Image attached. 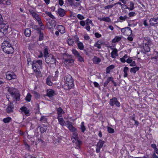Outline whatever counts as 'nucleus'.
<instances>
[{"label": "nucleus", "instance_id": "nucleus-13", "mask_svg": "<svg viewBox=\"0 0 158 158\" xmlns=\"http://www.w3.org/2000/svg\"><path fill=\"white\" fill-rule=\"evenodd\" d=\"M6 78L9 80L14 79L16 78V76L13 72H7L6 73Z\"/></svg>", "mask_w": 158, "mask_h": 158}, {"label": "nucleus", "instance_id": "nucleus-46", "mask_svg": "<svg viewBox=\"0 0 158 158\" xmlns=\"http://www.w3.org/2000/svg\"><path fill=\"white\" fill-rule=\"evenodd\" d=\"M127 55L125 54V55L123 56L122 58H120V60L121 62L124 63L126 62V59L127 58Z\"/></svg>", "mask_w": 158, "mask_h": 158}, {"label": "nucleus", "instance_id": "nucleus-5", "mask_svg": "<svg viewBox=\"0 0 158 158\" xmlns=\"http://www.w3.org/2000/svg\"><path fill=\"white\" fill-rule=\"evenodd\" d=\"M9 28L8 24L5 21L0 23V34L4 35L8 32Z\"/></svg>", "mask_w": 158, "mask_h": 158}, {"label": "nucleus", "instance_id": "nucleus-62", "mask_svg": "<svg viewBox=\"0 0 158 158\" xmlns=\"http://www.w3.org/2000/svg\"><path fill=\"white\" fill-rule=\"evenodd\" d=\"M80 24L81 26H82L83 27H84L86 24L85 21H84L83 20L81 21L80 22Z\"/></svg>", "mask_w": 158, "mask_h": 158}, {"label": "nucleus", "instance_id": "nucleus-15", "mask_svg": "<svg viewBox=\"0 0 158 158\" xmlns=\"http://www.w3.org/2000/svg\"><path fill=\"white\" fill-rule=\"evenodd\" d=\"M112 51L111 53V57L114 58L115 59L118 56V50L116 48H112Z\"/></svg>", "mask_w": 158, "mask_h": 158}, {"label": "nucleus", "instance_id": "nucleus-52", "mask_svg": "<svg viewBox=\"0 0 158 158\" xmlns=\"http://www.w3.org/2000/svg\"><path fill=\"white\" fill-rule=\"evenodd\" d=\"M3 1L4 2L3 4H6L7 5H10L11 4L10 0H7V1L3 0Z\"/></svg>", "mask_w": 158, "mask_h": 158}, {"label": "nucleus", "instance_id": "nucleus-28", "mask_svg": "<svg viewBox=\"0 0 158 158\" xmlns=\"http://www.w3.org/2000/svg\"><path fill=\"white\" fill-rule=\"evenodd\" d=\"M24 34L26 37H29L31 34V31L29 28L25 29L24 32Z\"/></svg>", "mask_w": 158, "mask_h": 158}, {"label": "nucleus", "instance_id": "nucleus-38", "mask_svg": "<svg viewBox=\"0 0 158 158\" xmlns=\"http://www.w3.org/2000/svg\"><path fill=\"white\" fill-rule=\"evenodd\" d=\"M77 46L78 48L81 50H83L84 48V46L82 43L79 42L77 43Z\"/></svg>", "mask_w": 158, "mask_h": 158}, {"label": "nucleus", "instance_id": "nucleus-10", "mask_svg": "<svg viewBox=\"0 0 158 158\" xmlns=\"http://www.w3.org/2000/svg\"><path fill=\"white\" fill-rule=\"evenodd\" d=\"M109 104L111 106L115 105L118 107H119L120 106V102L118 101L117 98L116 97H113L110 99Z\"/></svg>", "mask_w": 158, "mask_h": 158}, {"label": "nucleus", "instance_id": "nucleus-8", "mask_svg": "<svg viewBox=\"0 0 158 158\" xmlns=\"http://www.w3.org/2000/svg\"><path fill=\"white\" fill-rule=\"evenodd\" d=\"M64 63L66 66H70L73 65L74 63V60L71 55L68 56L66 58H64Z\"/></svg>", "mask_w": 158, "mask_h": 158}, {"label": "nucleus", "instance_id": "nucleus-17", "mask_svg": "<svg viewBox=\"0 0 158 158\" xmlns=\"http://www.w3.org/2000/svg\"><path fill=\"white\" fill-rule=\"evenodd\" d=\"M56 23L54 20H51L47 24L48 27V29H51L53 28L56 26Z\"/></svg>", "mask_w": 158, "mask_h": 158}, {"label": "nucleus", "instance_id": "nucleus-44", "mask_svg": "<svg viewBox=\"0 0 158 158\" xmlns=\"http://www.w3.org/2000/svg\"><path fill=\"white\" fill-rule=\"evenodd\" d=\"M11 119V118L10 117H8L3 118V121L5 123H8L10 122Z\"/></svg>", "mask_w": 158, "mask_h": 158}, {"label": "nucleus", "instance_id": "nucleus-42", "mask_svg": "<svg viewBox=\"0 0 158 158\" xmlns=\"http://www.w3.org/2000/svg\"><path fill=\"white\" fill-rule=\"evenodd\" d=\"M32 96L30 93H28L27 96L25 98L26 100L28 102H30L31 101Z\"/></svg>", "mask_w": 158, "mask_h": 158}, {"label": "nucleus", "instance_id": "nucleus-14", "mask_svg": "<svg viewBox=\"0 0 158 158\" xmlns=\"http://www.w3.org/2000/svg\"><path fill=\"white\" fill-rule=\"evenodd\" d=\"M66 126L70 131L72 132H75L77 131V129L73 126L72 122L67 121H66Z\"/></svg>", "mask_w": 158, "mask_h": 158}, {"label": "nucleus", "instance_id": "nucleus-41", "mask_svg": "<svg viewBox=\"0 0 158 158\" xmlns=\"http://www.w3.org/2000/svg\"><path fill=\"white\" fill-rule=\"evenodd\" d=\"M86 25H89V24H91L92 26H94V24L93 23L92 20L89 19H87L85 20Z\"/></svg>", "mask_w": 158, "mask_h": 158}, {"label": "nucleus", "instance_id": "nucleus-43", "mask_svg": "<svg viewBox=\"0 0 158 158\" xmlns=\"http://www.w3.org/2000/svg\"><path fill=\"white\" fill-rule=\"evenodd\" d=\"M47 119L46 117L42 116L40 118V121L42 123H45L47 122Z\"/></svg>", "mask_w": 158, "mask_h": 158}, {"label": "nucleus", "instance_id": "nucleus-4", "mask_svg": "<svg viewBox=\"0 0 158 158\" xmlns=\"http://www.w3.org/2000/svg\"><path fill=\"white\" fill-rule=\"evenodd\" d=\"M8 90L11 96L13 98L14 101H17L19 100L20 95L16 91V90L15 88L9 87Z\"/></svg>", "mask_w": 158, "mask_h": 158}, {"label": "nucleus", "instance_id": "nucleus-29", "mask_svg": "<svg viewBox=\"0 0 158 158\" xmlns=\"http://www.w3.org/2000/svg\"><path fill=\"white\" fill-rule=\"evenodd\" d=\"M143 47L145 52H148L150 51V48L149 47V45H147V44H143Z\"/></svg>", "mask_w": 158, "mask_h": 158}, {"label": "nucleus", "instance_id": "nucleus-59", "mask_svg": "<svg viewBox=\"0 0 158 158\" xmlns=\"http://www.w3.org/2000/svg\"><path fill=\"white\" fill-rule=\"evenodd\" d=\"M103 21H104L105 22H109L110 20V18L107 17H103V18L102 19Z\"/></svg>", "mask_w": 158, "mask_h": 158}, {"label": "nucleus", "instance_id": "nucleus-32", "mask_svg": "<svg viewBox=\"0 0 158 158\" xmlns=\"http://www.w3.org/2000/svg\"><path fill=\"white\" fill-rule=\"evenodd\" d=\"M93 60L94 63L98 64L101 62V60L99 58L94 56L93 58Z\"/></svg>", "mask_w": 158, "mask_h": 158}, {"label": "nucleus", "instance_id": "nucleus-50", "mask_svg": "<svg viewBox=\"0 0 158 158\" xmlns=\"http://www.w3.org/2000/svg\"><path fill=\"white\" fill-rule=\"evenodd\" d=\"M136 13L134 11L130 12L128 14V16L129 17H133L136 15Z\"/></svg>", "mask_w": 158, "mask_h": 158}, {"label": "nucleus", "instance_id": "nucleus-11", "mask_svg": "<svg viewBox=\"0 0 158 158\" xmlns=\"http://www.w3.org/2000/svg\"><path fill=\"white\" fill-rule=\"evenodd\" d=\"M56 29L57 31L55 32V34L57 36L59 35V32L61 34H63L65 32V27L62 25H58L56 27Z\"/></svg>", "mask_w": 158, "mask_h": 158}, {"label": "nucleus", "instance_id": "nucleus-55", "mask_svg": "<svg viewBox=\"0 0 158 158\" xmlns=\"http://www.w3.org/2000/svg\"><path fill=\"white\" fill-rule=\"evenodd\" d=\"M77 18L80 20H83L85 19V17L83 15L80 14H78L77 15Z\"/></svg>", "mask_w": 158, "mask_h": 158}, {"label": "nucleus", "instance_id": "nucleus-7", "mask_svg": "<svg viewBox=\"0 0 158 158\" xmlns=\"http://www.w3.org/2000/svg\"><path fill=\"white\" fill-rule=\"evenodd\" d=\"M45 61L49 64L56 65V59L52 55H50L45 58Z\"/></svg>", "mask_w": 158, "mask_h": 158}, {"label": "nucleus", "instance_id": "nucleus-30", "mask_svg": "<svg viewBox=\"0 0 158 158\" xmlns=\"http://www.w3.org/2000/svg\"><path fill=\"white\" fill-rule=\"evenodd\" d=\"M84 124V122H82L80 125V129L82 133H84L86 130V128Z\"/></svg>", "mask_w": 158, "mask_h": 158}, {"label": "nucleus", "instance_id": "nucleus-60", "mask_svg": "<svg viewBox=\"0 0 158 158\" xmlns=\"http://www.w3.org/2000/svg\"><path fill=\"white\" fill-rule=\"evenodd\" d=\"M132 61V60L131 59V58L129 57L128 58V59L126 61L127 63L130 64L131 63Z\"/></svg>", "mask_w": 158, "mask_h": 158}, {"label": "nucleus", "instance_id": "nucleus-64", "mask_svg": "<svg viewBox=\"0 0 158 158\" xmlns=\"http://www.w3.org/2000/svg\"><path fill=\"white\" fill-rule=\"evenodd\" d=\"M68 2L71 6H73L74 5V1L73 0H68Z\"/></svg>", "mask_w": 158, "mask_h": 158}, {"label": "nucleus", "instance_id": "nucleus-34", "mask_svg": "<svg viewBox=\"0 0 158 158\" xmlns=\"http://www.w3.org/2000/svg\"><path fill=\"white\" fill-rule=\"evenodd\" d=\"M68 44L69 46H73L74 44V41L73 39L69 38L67 40Z\"/></svg>", "mask_w": 158, "mask_h": 158}, {"label": "nucleus", "instance_id": "nucleus-45", "mask_svg": "<svg viewBox=\"0 0 158 158\" xmlns=\"http://www.w3.org/2000/svg\"><path fill=\"white\" fill-rule=\"evenodd\" d=\"M127 18V17L126 15H125L124 16H120L119 17V19L120 20H121V21H119V22H122L123 21H124L125 20H126Z\"/></svg>", "mask_w": 158, "mask_h": 158}, {"label": "nucleus", "instance_id": "nucleus-37", "mask_svg": "<svg viewBox=\"0 0 158 158\" xmlns=\"http://www.w3.org/2000/svg\"><path fill=\"white\" fill-rule=\"evenodd\" d=\"M72 53L76 57H77L80 55V53L75 49H73L72 50Z\"/></svg>", "mask_w": 158, "mask_h": 158}, {"label": "nucleus", "instance_id": "nucleus-54", "mask_svg": "<svg viewBox=\"0 0 158 158\" xmlns=\"http://www.w3.org/2000/svg\"><path fill=\"white\" fill-rule=\"evenodd\" d=\"M44 38V35L43 33L41 32H40V35L39 37V40L41 41Z\"/></svg>", "mask_w": 158, "mask_h": 158}, {"label": "nucleus", "instance_id": "nucleus-33", "mask_svg": "<svg viewBox=\"0 0 158 158\" xmlns=\"http://www.w3.org/2000/svg\"><path fill=\"white\" fill-rule=\"evenodd\" d=\"M139 69V68L137 66H135L131 69L130 72L131 73H135Z\"/></svg>", "mask_w": 158, "mask_h": 158}, {"label": "nucleus", "instance_id": "nucleus-49", "mask_svg": "<svg viewBox=\"0 0 158 158\" xmlns=\"http://www.w3.org/2000/svg\"><path fill=\"white\" fill-rule=\"evenodd\" d=\"M47 129V127L46 126H45L44 127H40V132L42 133H43L46 132Z\"/></svg>", "mask_w": 158, "mask_h": 158}, {"label": "nucleus", "instance_id": "nucleus-1", "mask_svg": "<svg viewBox=\"0 0 158 158\" xmlns=\"http://www.w3.org/2000/svg\"><path fill=\"white\" fill-rule=\"evenodd\" d=\"M64 79L65 82L64 88L65 90H69L74 85L73 79L71 76L69 74L66 75Z\"/></svg>", "mask_w": 158, "mask_h": 158}, {"label": "nucleus", "instance_id": "nucleus-6", "mask_svg": "<svg viewBox=\"0 0 158 158\" xmlns=\"http://www.w3.org/2000/svg\"><path fill=\"white\" fill-rule=\"evenodd\" d=\"M42 65V62L41 60H34L32 64V68L34 71L37 70L38 69L41 68Z\"/></svg>", "mask_w": 158, "mask_h": 158}, {"label": "nucleus", "instance_id": "nucleus-12", "mask_svg": "<svg viewBox=\"0 0 158 158\" xmlns=\"http://www.w3.org/2000/svg\"><path fill=\"white\" fill-rule=\"evenodd\" d=\"M105 143V141L101 139H100L99 141L97 143L96 146V151L97 153L100 152L101 148L103 147V145Z\"/></svg>", "mask_w": 158, "mask_h": 158}, {"label": "nucleus", "instance_id": "nucleus-40", "mask_svg": "<svg viewBox=\"0 0 158 158\" xmlns=\"http://www.w3.org/2000/svg\"><path fill=\"white\" fill-rule=\"evenodd\" d=\"M121 40V38L118 36H116L112 40V43H115L118 42Z\"/></svg>", "mask_w": 158, "mask_h": 158}, {"label": "nucleus", "instance_id": "nucleus-16", "mask_svg": "<svg viewBox=\"0 0 158 158\" xmlns=\"http://www.w3.org/2000/svg\"><path fill=\"white\" fill-rule=\"evenodd\" d=\"M57 118L59 123L62 126L66 125V124L63 118L62 115L58 116Z\"/></svg>", "mask_w": 158, "mask_h": 158}, {"label": "nucleus", "instance_id": "nucleus-51", "mask_svg": "<svg viewBox=\"0 0 158 158\" xmlns=\"http://www.w3.org/2000/svg\"><path fill=\"white\" fill-rule=\"evenodd\" d=\"M77 58V60L79 61L80 62H83L84 61L83 58L80 55L78 56Z\"/></svg>", "mask_w": 158, "mask_h": 158}, {"label": "nucleus", "instance_id": "nucleus-47", "mask_svg": "<svg viewBox=\"0 0 158 158\" xmlns=\"http://www.w3.org/2000/svg\"><path fill=\"white\" fill-rule=\"evenodd\" d=\"M39 25L41 27V28L42 30H43L44 28V26L42 23V22L41 19H40L39 20L37 21Z\"/></svg>", "mask_w": 158, "mask_h": 158}, {"label": "nucleus", "instance_id": "nucleus-31", "mask_svg": "<svg viewBox=\"0 0 158 158\" xmlns=\"http://www.w3.org/2000/svg\"><path fill=\"white\" fill-rule=\"evenodd\" d=\"M57 114L58 116L62 115V114H63L64 113V111L63 110L61 107H59L57 109Z\"/></svg>", "mask_w": 158, "mask_h": 158}, {"label": "nucleus", "instance_id": "nucleus-24", "mask_svg": "<svg viewBox=\"0 0 158 158\" xmlns=\"http://www.w3.org/2000/svg\"><path fill=\"white\" fill-rule=\"evenodd\" d=\"M48 48L47 46H45L44 47V56L45 57V58L48 56L49 55L48 51Z\"/></svg>", "mask_w": 158, "mask_h": 158}, {"label": "nucleus", "instance_id": "nucleus-61", "mask_svg": "<svg viewBox=\"0 0 158 158\" xmlns=\"http://www.w3.org/2000/svg\"><path fill=\"white\" fill-rule=\"evenodd\" d=\"M95 36L97 38H99L102 36V35L98 32H96L94 33Z\"/></svg>", "mask_w": 158, "mask_h": 158}, {"label": "nucleus", "instance_id": "nucleus-39", "mask_svg": "<svg viewBox=\"0 0 158 158\" xmlns=\"http://www.w3.org/2000/svg\"><path fill=\"white\" fill-rule=\"evenodd\" d=\"M33 18L35 19L37 21L40 19L39 15L36 13L35 12L32 15Z\"/></svg>", "mask_w": 158, "mask_h": 158}, {"label": "nucleus", "instance_id": "nucleus-35", "mask_svg": "<svg viewBox=\"0 0 158 158\" xmlns=\"http://www.w3.org/2000/svg\"><path fill=\"white\" fill-rule=\"evenodd\" d=\"M129 71V68L126 66H125L124 68L123 72L124 73V77H127L128 76L127 72Z\"/></svg>", "mask_w": 158, "mask_h": 158}, {"label": "nucleus", "instance_id": "nucleus-48", "mask_svg": "<svg viewBox=\"0 0 158 158\" xmlns=\"http://www.w3.org/2000/svg\"><path fill=\"white\" fill-rule=\"evenodd\" d=\"M107 129L108 132L109 133L112 134L114 132V130L110 127H107Z\"/></svg>", "mask_w": 158, "mask_h": 158}, {"label": "nucleus", "instance_id": "nucleus-23", "mask_svg": "<svg viewBox=\"0 0 158 158\" xmlns=\"http://www.w3.org/2000/svg\"><path fill=\"white\" fill-rule=\"evenodd\" d=\"M113 77H109L103 84L104 87H106L110 81H113Z\"/></svg>", "mask_w": 158, "mask_h": 158}, {"label": "nucleus", "instance_id": "nucleus-63", "mask_svg": "<svg viewBox=\"0 0 158 158\" xmlns=\"http://www.w3.org/2000/svg\"><path fill=\"white\" fill-rule=\"evenodd\" d=\"M29 11L30 14L32 15L34 14L35 12L33 10L32 8L29 9Z\"/></svg>", "mask_w": 158, "mask_h": 158}, {"label": "nucleus", "instance_id": "nucleus-3", "mask_svg": "<svg viewBox=\"0 0 158 158\" xmlns=\"http://www.w3.org/2000/svg\"><path fill=\"white\" fill-rule=\"evenodd\" d=\"M71 139L73 143L77 146L75 148L77 149L80 148V146L82 144V142L80 140L77 133L76 132L73 133L71 136Z\"/></svg>", "mask_w": 158, "mask_h": 158}, {"label": "nucleus", "instance_id": "nucleus-53", "mask_svg": "<svg viewBox=\"0 0 158 158\" xmlns=\"http://www.w3.org/2000/svg\"><path fill=\"white\" fill-rule=\"evenodd\" d=\"M36 73V75L39 77L41 76V73L40 70V69H37V70H35V71H34Z\"/></svg>", "mask_w": 158, "mask_h": 158}, {"label": "nucleus", "instance_id": "nucleus-22", "mask_svg": "<svg viewBox=\"0 0 158 158\" xmlns=\"http://www.w3.org/2000/svg\"><path fill=\"white\" fill-rule=\"evenodd\" d=\"M57 13L60 17L64 16L65 14V11L63 9L60 8L57 10Z\"/></svg>", "mask_w": 158, "mask_h": 158}, {"label": "nucleus", "instance_id": "nucleus-58", "mask_svg": "<svg viewBox=\"0 0 158 158\" xmlns=\"http://www.w3.org/2000/svg\"><path fill=\"white\" fill-rule=\"evenodd\" d=\"M24 146L25 149L27 150H29L30 149V146L27 143H24Z\"/></svg>", "mask_w": 158, "mask_h": 158}, {"label": "nucleus", "instance_id": "nucleus-21", "mask_svg": "<svg viewBox=\"0 0 158 158\" xmlns=\"http://www.w3.org/2000/svg\"><path fill=\"white\" fill-rule=\"evenodd\" d=\"M20 110L22 112H23L24 114L27 116H29L30 115L29 110L27 109L26 107L23 106L22 107Z\"/></svg>", "mask_w": 158, "mask_h": 158}, {"label": "nucleus", "instance_id": "nucleus-2", "mask_svg": "<svg viewBox=\"0 0 158 158\" xmlns=\"http://www.w3.org/2000/svg\"><path fill=\"white\" fill-rule=\"evenodd\" d=\"M2 48L5 53L10 54L13 53V48L9 41H5L2 44Z\"/></svg>", "mask_w": 158, "mask_h": 158}, {"label": "nucleus", "instance_id": "nucleus-27", "mask_svg": "<svg viewBox=\"0 0 158 158\" xmlns=\"http://www.w3.org/2000/svg\"><path fill=\"white\" fill-rule=\"evenodd\" d=\"M114 66L113 65H111L107 67L106 70V73L108 74L110 72V71L111 69H114Z\"/></svg>", "mask_w": 158, "mask_h": 158}, {"label": "nucleus", "instance_id": "nucleus-36", "mask_svg": "<svg viewBox=\"0 0 158 158\" xmlns=\"http://www.w3.org/2000/svg\"><path fill=\"white\" fill-rule=\"evenodd\" d=\"M51 80V77L50 76L48 77L46 80V83L49 86H52V83Z\"/></svg>", "mask_w": 158, "mask_h": 158}, {"label": "nucleus", "instance_id": "nucleus-20", "mask_svg": "<svg viewBox=\"0 0 158 158\" xmlns=\"http://www.w3.org/2000/svg\"><path fill=\"white\" fill-rule=\"evenodd\" d=\"M14 106L12 103L10 102L6 108V112L8 113H10L13 112Z\"/></svg>", "mask_w": 158, "mask_h": 158}, {"label": "nucleus", "instance_id": "nucleus-25", "mask_svg": "<svg viewBox=\"0 0 158 158\" xmlns=\"http://www.w3.org/2000/svg\"><path fill=\"white\" fill-rule=\"evenodd\" d=\"M102 44V43L101 41H98L94 44V46L98 49H100L101 48V45Z\"/></svg>", "mask_w": 158, "mask_h": 158}, {"label": "nucleus", "instance_id": "nucleus-19", "mask_svg": "<svg viewBox=\"0 0 158 158\" xmlns=\"http://www.w3.org/2000/svg\"><path fill=\"white\" fill-rule=\"evenodd\" d=\"M47 96L50 98H52L55 94L54 90L51 89H48L47 90Z\"/></svg>", "mask_w": 158, "mask_h": 158}, {"label": "nucleus", "instance_id": "nucleus-26", "mask_svg": "<svg viewBox=\"0 0 158 158\" xmlns=\"http://www.w3.org/2000/svg\"><path fill=\"white\" fill-rule=\"evenodd\" d=\"M135 4L132 1H130L129 2V6L128 7V9L129 10H133L135 9Z\"/></svg>", "mask_w": 158, "mask_h": 158}, {"label": "nucleus", "instance_id": "nucleus-18", "mask_svg": "<svg viewBox=\"0 0 158 158\" xmlns=\"http://www.w3.org/2000/svg\"><path fill=\"white\" fill-rule=\"evenodd\" d=\"M150 24L152 25H155L158 23V17L156 18H151L149 20Z\"/></svg>", "mask_w": 158, "mask_h": 158}, {"label": "nucleus", "instance_id": "nucleus-57", "mask_svg": "<svg viewBox=\"0 0 158 158\" xmlns=\"http://www.w3.org/2000/svg\"><path fill=\"white\" fill-rule=\"evenodd\" d=\"M47 14L48 16L49 17L51 18L52 19H54L55 18V17L52 14V13L50 12H48L46 13Z\"/></svg>", "mask_w": 158, "mask_h": 158}, {"label": "nucleus", "instance_id": "nucleus-56", "mask_svg": "<svg viewBox=\"0 0 158 158\" xmlns=\"http://www.w3.org/2000/svg\"><path fill=\"white\" fill-rule=\"evenodd\" d=\"M114 6V4H112V5H107V6H106L104 8H105V9H111V8H112Z\"/></svg>", "mask_w": 158, "mask_h": 158}, {"label": "nucleus", "instance_id": "nucleus-9", "mask_svg": "<svg viewBox=\"0 0 158 158\" xmlns=\"http://www.w3.org/2000/svg\"><path fill=\"white\" fill-rule=\"evenodd\" d=\"M121 32L123 35L128 36L131 35L132 31L130 27H126L121 29Z\"/></svg>", "mask_w": 158, "mask_h": 158}]
</instances>
